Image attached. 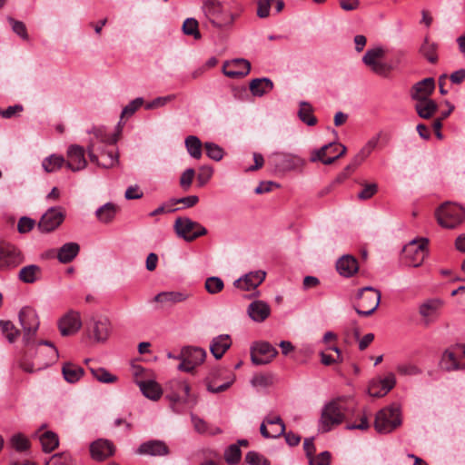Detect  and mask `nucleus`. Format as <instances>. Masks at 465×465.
<instances>
[{"instance_id": "42", "label": "nucleus", "mask_w": 465, "mask_h": 465, "mask_svg": "<svg viewBox=\"0 0 465 465\" xmlns=\"http://www.w3.org/2000/svg\"><path fill=\"white\" fill-rule=\"evenodd\" d=\"M312 106L304 101L300 103V109L298 111V116L302 122L309 126H313L317 124L316 117L312 114Z\"/></svg>"}, {"instance_id": "9", "label": "nucleus", "mask_w": 465, "mask_h": 465, "mask_svg": "<svg viewBox=\"0 0 465 465\" xmlns=\"http://www.w3.org/2000/svg\"><path fill=\"white\" fill-rule=\"evenodd\" d=\"M346 147L341 143H329L320 149L313 150L311 153L310 161L312 163L319 161L323 164L329 165L343 156L346 153Z\"/></svg>"}, {"instance_id": "1", "label": "nucleus", "mask_w": 465, "mask_h": 465, "mask_svg": "<svg viewBox=\"0 0 465 465\" xmlns=\"http://www.w3.org/2000/svg\"><path fill=\"white\" fill-rule=\"evenodd\" d=\"M346 411L340 399L326 403L322 410L319 430L322 432H328L341 424L345 420Z\"/></svg>"}, {"instance_id": "49", "label": "nucleus", "mask_w": 465, "mask_h": 465, "mask_svg": "<svg viewBox=\"0 0 465 465\" xmlns=\"http://www.w3.org/2000/svg\"><path fill=\"white\" fill-rule=\"evenodd\" d=\"M11 446L17 451H25L30 448L29 440L22 433H15L10 438Z\"/></svg>"}, {"instance_id": "51", "label": "nucleus", "mask_w": 465, "mask_h": 465, "mask_svg": "<svg viewBox=\"0 0 465 465\" xmlns=\"http://www.w3.org/2000/svg\"><path fill=\"white\" fill-rule=\"evenodd\" d=\"M224 283L220 277H208L205 281V289L210 294H216L223 291Z\"/></svg>"}, {"instance_id": "53", "label": "nucleus", "mask_w": 465, "mask_h": 465, "mask_svg": "<svg viewBox=\"0 0 465 465\" xmlns=\"http://www.w3.org/2000/svg\"><path fill=\"white\" fill-rule=\"evenodd\" d=\"M204 148L206 150L207 156L212 160L218 162L223 159V150L218 144L207 142L204 143Z\"/></svg>"}, {"instance_id": "62", "label": "nucleus", "mask_w": 465, "mask_h": 465, "mask_svg": "<svg viewBox=\"0 0 465 465\" xmlns=\"http://www.w3.org/2000/svg\"><path fill=\"white\" fill-rule=\"evenodd\" d=\"M35 225V221L32 218L23 216L17 223V230L20 233L29 232Z\"/></svg>"}, {"instance_id": "32", "label": "nucleus", "mask_w": 465, "mask_h": 465, "mask_svg": "<svg viewBox=\"0 0 465 465\" xmlns=\"http://www.w3.org/2000/svg\"><path fill=\"white\" fill-rule=\"evenodd\" d=\"M136 384L139 386L143 394L150 400L157 401L163 394L161 386L154 381L136 380Z\"/></svg>"}, {"instance_id": "56", "label": "nucleus", "mask_w": 465, "mask_h": 465, "mask_svg": "<svg viewBox=\"0 0 465 465\" xmlns=\"http://www.w3.org/2000/svg\"><path fill=\"white\" fill-rule=\"evenodd\" d=\"M7 20H8L14 33H15L17 35H19L24 40L28 39V34L26 31V27L23 22L17 21L12 17H8Z\"/></svg>"}, {"instance_id": "8", "label": "nucleus", "mask_w": 465, "mask_h": 465, "mask_svg": "<svg viewBox=\"0 0 465 465\" xmlns=\"http://www.w3.org/2000/svg\"><path fill=\"white\" fill-rule=\"evenodd\" d=\"M381 292L373 287L368 286L359 290L358 298L361 300L356 312L360 316H370L378 308L381 302Z\"/></svg>"}, {"instance_id": "48", "label": "nucleus", "mask_w": 465, "mask_h": 465, "mask_svg": "<svg viewBox=\"0 0 465 465\" xmlns=\"http://www.w3.org/2000/svg\"><path fill=\"white\" fill-rule=\"evenodd\" d=\"M0 329L10 343L15 342L20 335V331L10 321H0Z\"/></svg>"}, {"instance_id": "37", "label": "nucleus", "mask_w": 465, "mask_h": 465, "mask_svg": "<svg viewBox=\"0 0 465 465\" xmlns=\"http://www.w3.org/2000/svg\"><path fill=\"white\" fill-rule=\"evenodd\" d=\"M64 380L69 383H74L84 375V369L72 362H65L62 367Z\"/></svg>"}, {"instance_id": "5", "label": "nucleus", "mask_w": 465, "mask_h": 465, "mask_svg": "<svg viewBox=\"0 0 465 465\" xmlns=\"http://www.w3.org/2000/svg\"><path fill=\"white\" fill-rule=\"evenodd\" d=\"M173 230L178 237L188 242L207 233L204 226L188 217H178L174 222Z\"/></svg>"}, {"instance_id": "28", "label": "nucleus", "mask_w": 465, "mask_h": 465, "mask_svg": "<svg viewBox=\"0 0 465 465\" xmlns=\"http://www.w3.org/2000/svg\"><path fill=\"white\" fill-rule=\"evenodd\" d=\"M440 366L446 371L464 370L463 364L460 362L455 346L444 351L440 359Z\"/></svg>"}, {"instance_id": "21", "label": "nucleus", "mask_w": 465, "mask_h": 465, "mask_svg": "<svg viewBox=\"0 0 465 465\" xmlns=\"http://www.w3.org/2000/svg\"><path fill=\"white\" fill-rule=\"evenodd\" d=\"M82 326L78 312L70 311L59 322V330L63 336L72 335L77 332Z\"/></svg>"}, {"instance_id": "33", "label": "nucleus", "mask_w": 465, "mask_h": 465, "mask_svg": "<svg viewBox=\"0 0 465 465\" xmlns=\"http://www.w3.org/2000/svg\"><path fill=\"white\" fill-rule=\"evenodd\" d=\"M273 89V83L271 79L255 78L250 82V91L254 96H262Z\"/></svg>"}, {"instance_id": "38", "label": "nucleus", "mask_w": 465, "mask_h": 465, "mask_svg": "<svg viewBox=\"0 0 465 465\" xmlns=\"http://www.w3.org/2000/svg\"><path fill=\"white\" fill-rule=\"evenodd\" d=\"M415 110L418 115L423 119H430L438 110V104L431 99L417 102Z\"/></svg>"}, {"instance_id": "35", "label": "nucleus", "mask_w": 465, "mask_h": 465, "mask_svg": "<svg viewBox=\"0 0 465 465\" xmlns=\"http://www.w3.org/2000/svg\"><path fill=\"white\" fill-rule=\"evenodd\" d=\"M96 153L98 155V161L94 163L104 168H111L119 162L118 153L113 149L105 150V148H104L97 151Z\"/></svg>"}, {"instance_id": "57", "label": "nucleus", "mask_w": 465, "mask_h": 465, "mask_svg": "<svg viewBox=\"0 0 465 465\" xmlns=\"http://www.w3.org/2000/svg\"><path fill=\"white\" fill-rule=\"evenodd\" d=\"M381 389V394H387L396 383V379L393 373H389L385 378L376 381Z\"/></svg>"}, {"instance_id": "45", "label": "nucleus", "mask_w": 465, "mask_h": 465, "mask_svg": "<svg viewBox=\"0 0 465 465\" xmlns=\"http://www.w3.org/2000/svg\"><path fill=\"white\" fill-rule=\"evenodd\" d=\"M185 146L189 154L194 159H200L202 156V143L197 136L189 135L185 139Z\"/></svg>"}, {"instance_id": "13", "label": "nucleus", "mask_w": 465, "mask_h": 465, "mask_svg": "<svg viewBox=\"0 0 465 465\" xmlns=\"http://www.w3.org/2000/svg\"><path fill=\"white\" fill-rule=\"evenodd\" d=\"M384 50L382 47H375L369 49L362 57L363 63L371 68V70L381 76H387L391 67L386 63L381 62L384 56Z\"/></svg>"}, {"instance_id": "50", "label": "nucleus", "mask_w": 465, "mask_h": 465, "mask_svg": "<svg viewBox=\"0 0 465 465\" xmlns=\"http://www.w3.org/2000/svg\"><path fill=\"white\" fill-rule=\"evenodd\" d=\"M242 456V451L237 444L230 445L224 451L225 461L230 465L237 464Z\"/></svg>"}, {"instance_id": "10", "label": "nucleus", "mask_w": 465, "mask_h": 465, "mask_svg": "<svg viewBox=\"0 0 465 465\" xmlns=\"http://www.w3.org/2000/svg\"><path fill=\"white\" fill-rule=\"evenodd\" d=\"M24 261L21 251L12 243L0 242V270L10 271Z\"/></svg>"}, {"instance_id": "41", "label": "nucleus", "mask_w": 465, "mask_h": 465, "mask_svg": "<svg viewBox=\"0 0 465 465\" xmlns=\"http://www.w3.org/2000/svg\"><path fill=\"white\" fill-rule=\"evenodd\" d=\"M381 133L377 134L375 136L371 137L367 143L361 149V151L355 155V163L361 164L363 161L371 153V152L377 146Z\"/></svg>"}, {"instance_id": "58", "label": "nucleus", "mask_w": 465, "mask_h": 465, "mask_svg": "<svg viewBox=\"0 0 465 465\" xmlns=\"http://www.w3.org/2000/svg\"><path fill=\"white\" fill-rule=\"evenodd\" d=\"M397 371L403 376H414L421 373V371L414 364L401 363L397 366Z\"/></svg>"}, {"instance_id": "39", "label": "nucleus", "mask_w": 465, "mask_h": 465, "mask_svg": "<svg viewBox=\"0 0 465 465\" xmlns=\"http://www.w3.org/2000/svg\"><path fill=\"white\" fill-rule=\"evenodd\" d=\"M41 274V268L35 264H30L23 267L19 271L18 278L25 283H33L36 282Z\"/></svg>"}, {"instance_id": "6", "label": "nucleus", "mask_w": 465, "mask_h": 465, "mask_svg": "<svg viewBox=\"0 0 465 465\" xmlns=\"http://www.w3.org/2000/svg\"><path fill=\"white\" fill-rule=\"evenodd\" d=\"M206 355V351L201 347H183L176 357L181 361L177 369L181 371L192 372L198 365L204 361Z\"/></svg>"}, {"instance_id": "63", "label": "nucleus", "mask_w": 465, "mask_h": 465, "mask_svg": "<svg viewBox=\"0 0 465 465\" xmlns=\"http://www.w3.org/2000/svg\"><path fill=\"white\" fill-rule=\"evenodd\" d=\"M213 170L211 166L203 165L199 169L197 180L200 186L208 183L213 175Z\"/></svg>"}, {"instance_id": "40", "label": "nucleus", "mask_w": 465, "mask_h": 465, "mask_svg": "<svg viewBox=\"0 0 465 465\" xmlns=\"http://www.w3.org/2000/svg\"><path fill=\"white\" fill-rule=\"evenodd\" d=\"M117 210L114 203H107L96 210L95 215L101 223H109L114 219Z\"/></svg>"}, {"instance_id": "3", "label": "nucleus", "mask_w": 465, "mask_h": 465, "mask_svg": "<svg viewBox=\"0 0 465 465\" xmlns=\"http://www.w3.org/2000/svg\"><path fill=\"white\" fill-rule=\"evenodd\" d=\"M439 224L447 229H453L465 219V210L454 203H445L436 211Z\"/></svg>"}, {"instance_id": "17", "label": "nucleus", "mask_w": 465, "mask_h": 465, "mask_svg": "<svg viewBox=\"0 0 465 465\" xmlns=\"http://www.w3.org/2000/svg\"><path fill=\"white\" fill-rule=\"evenodd\" d=\"M110 325V322L106 317L94 316L91 318L87 329L89 334L93 335L96 341L103 342L109 337L111 331Z\"/></svg>"}, {"instance_id": "46", "label": "nucleus", "mask_w": 465, "mask_h": 465, "mask_svg": "<svg viewBox=\"0 0 465 465\" xmlns=\"http://www.w3.org/2000/svg\"><path fill=\"white\" fill-rule=\"evenodd\" d=\"M89 370L93 376L103 383H113L117 380L115 375L111 374L107 370L101 367H89Z\"/></svg>"}, {"instance_id": "2", "label": "nucleus", "mask_w": 465, "mask_h": 465, "mask_svg": "<svg viewBox=\"0 0 465 465\" xmlns=\"http://www.w3.org/2000/svg\"><path fill=\"white\" fill-rule=\"evenodd\" d=\"M90 134L87 145V153L91 162H97V151L105 148L108 145H114L118 140L117 134L108 133L104 126L94 127L88 132Z\"/></svg>"}, {"instance_id": "14", "label": "nucleus", "mask_w": 465, "mask_h": 465, "mask_svg": "<svg viewBox=\"0 0 465 465\" xmlns=\"http://www.w3.org/2000/svg\"><path fill=\"white\" fill-rule=\"evenodd\" d=\"M270 161L280 172H289L302 167L305 161L299 155L288 153H273Z\"/></svg>"}, {"instance_id": "25", "label": "nucleus", "mask_w": 465, "mask_h": 465, "mask_svg": "<svg viewBox=\"0 0 465 465\" xmlns=\"http://www.w3.org/2000/svg\"><path fill=\"white\" fill-rule=\"evenodd\" d=\"M435 89V81L433 78H425L418 83H416L411 90V96L413 100L417 102L422 100L430 99V95L433 93Z\"/></svg>"}, {"instance_id": "29", "label": "nucleus", "mask_w": 465, "mask_h": 465, "mask_svg": "<svg viewBox=\"0 0 465 465\" xmlns=\"http://www.w3.org/2000/svg\"><path fill=\"white\" fill-rule=\"evenodd\" d=\"M336 270L343 277H351L359 270L358 261L353 256L345 254L337 261Z\"/></svg>"}, {"instance_id": "22", "label": "nucleus", "mask_w": 465, "mask_h": 465, "mask_svg": "<svg viewBox=\"0 0 465 465\" xmlns=\"http://www.w3.org/2000/svg\"><path fill=\"white\" fill-rule=\"evenodd\" d=\"M265 276V272L261 270L251 272L236 280L233 284L236 288L243 291L255 290L264 281Z\"/></svg>"}, {"instance_id": "16", "label": "nucleus", "mask_w": 465, "mask_h": 465, "mask_svg": "<svg viewBox=\"0 0 465 465\" xmlns=\"http://www.w3.org/2000/svg\"><path fill=\"white\" fill-rule=\"evenodd\" d=\"M277 353V350L266 341L257 342L251 348V359L255 365H264L271 362Z\"/></svg>"}, {"instance_id": "7", "label": "nucleus", "mask_w": 465, "mask_h": 465, "mask_svg": "<svg viewBox=\"0 0 465 465\" xmlns=\"http://www.w3.org/2000/svg\"><path fill=\"white\" fill-rule=\"evenodd\" d=\"M401 423L400 411L396 407H387L376 414L374 427L379 433H390Z\"/></svg>"}, {"instance_id": "23", "label": "nucleus", "mask_w": 465, "mask_h": 465, "mask_svg": "<svg viewBox=\"0 0 465 465\" xmlns=\"http://www.w3.org/2000/svg\"><path fill=\"white\" fill-rule=\"evenodd\" d=\"M84 150L79 145H71L67 151L66 166L73 172L83 170L86 166Z\"/></svg>"}, {"instance_id": "12", "label": "nucleus", "mask_w": 465, "mask_h": 465, "mask_svg": "<svg viewBox=\"0 0 465 465\" xmlns=\"http://www.w3.org/2000/svg\"><path fill=\"white\" fill-rule=\"evenodd\" d=\"M428 240L421 238L420 240H412L403 248V255L409 265L419 267L427 256Z\"/></svg>"}, {"instance_id": "18", "label": "nucleus", "mask_w": 465, "mask_h": 465, "mask_svg": "<svg viewBox=\"0 0 465 465\" xmlns=\"http://www.w3.org/2000/svg\"><path fill=\"white\" fill-rule=\"evenodd\" d=\"M115 451L114 443L106 439H98L90 444L91 457L96 461H103L113 456Z\"/></svg>"}, {"instance_id": "44", "label": "nucleus", "mask_w": 465, "mask_h": 465, "mask_svg": "<svg viewBox=\"0 0 465 465\" xmlns=\"http://www.w3.org/2000/svg\"><path fill=\"white\" fill-rule=\"evenodd\" d=\"M42 449L45 452L53 451L59 444L58 436L53 431H45L39 436Z\"/></svg>"}, {"instance_id": "36", "label": "nucleus", "mask_w": 465, "mask_h": 465, "mask_svg": "<svg viewBox=\"0 0 465 465\" xmlns=\"http://www.w3.org/2000/svg\"><path fill=\"white\" fill-rule=\"evenodd\" d=\"M220 375V371H213L207 377V390L213 393H219L226 391L234 381V376L232 375L226 381L223 383L217 385L215 382V379Z\"/></svg>"}, {"instance_id": "20", "label": "nucleus", "mask_w": 465, "mask_h": 465, "mask_svg": "<svg viewBox=\"0 0 465 465\" xmlns=\"http://www.w3.org/2000/svg\"><path fill=\"white\" fill-rule=\"evenodd\" d=\"M250 70L251 64L242 58L226 62L223 66V74L230 78L243 77L249 74Z\"/></svg>"}, {"instance_id": "19", "label": "nucleus", "mask_w": 465, "mask_h": 465, "mask_svg": "<svg viewBox=\"0 0 465 465\" xmlns=\"http://www.w3.org/2000/svg\"><path fill=\"white\" fill-rule=\"evenodd\" d=\"M135 453L153 457L166 456L170 453V450L163 440H150L140 444Z\"/></svg>"}, {"instance_id": "15", "label": "nucleus", "mask_w": 465, "mask_h": 465, "mask_svg": "<svg viewBox=\"0 0 465 465\" xmlns=\"http://www.w3.org/2000/svg\"><path fill=\"white\" fill-rule=\"evenodd\" d=\"M65 217L61 206L50 207L41 217L37 227L42 232H50L57 229Z\"/></svg>"}, {"instance_id": "60", "label": "nucleus", "mask_w": 465, "mask_h": 465, "mask_svg": "<svg viewBox=\"0 0 465 465\" xmlns=\"http://www.w3.org/2000/svg\"><path fill=\"white\" fill-rule=\"evenodd\" d=\"M194 175L195 172L193 168H188L182 173L180 177V185L183 190L187 191L191 187Z\"/></svg>"}, {"instance_id": "30", "label": "nucleus", "mask_w": 465, "mask_h": 465, "mask_svg": "<svg viewBox=\"0 0 465 465\" xmlns=\"http://www.w3.org/2000/svg\"><path fill=\"white\" fill-rule=\"evenodd\" d=\"M247 312L252 321L262 322L269 317L271 309L265 302L254 301L249 304Z\"/></svg>"}, {"instance_id": "61", "label": "nucleus", "mask_w": 465, "mask_h": 465, "mask_svg": "<svg viewBox=\"0 0 465 465\" xmlns=\"http://www.w3.org/2000/svg\"><path fill=\"white\" fill-rule=\"evenodd\" d=\"M143 99L142 97L135 98L131 101L122 111L121 117L131 116L133 115L136 110L143 105Z\"/></svg>"}, {"instance_id": "47", "label": "nucleus", "mask_w": 465, "mask_h": 465, "mask_svg": "<svg viewBox=\"0 0 465 465\" xmlns=\"http://www.w3.org/2000/svg\"><path fill=\"white\" fill-rule=\"evenodd\" d=\"M64 163L62 156L53 154L44 159L42 166L46 173H53L59 170Z\"/></svg>"}, {"instance_id": "54", "label": "nucleus", "mask_w": 465, "mask_h": 465, "mask_svg": "<svg viewBox=\"0 0 465 465\" xmlns=\"http://www.w3.org/2000/svg\"><path fill=\"white\" fill-rule=\"evenodd\" d=\"M245 461L249 465H270L269 460L254 450L247 452L245 455Z\"/></svg>"}, {"instance_id": "52", "label": "nucleus", "mask_w": 465, "mask_h": 465, "mask_svg": "<svg viewBox=\"0 0 465 465\" xmlns=\"http://www.w3.org/2000/svg\"><path fill=\"white\" fill-rule=\"evenodd\" d=\"M183 32L186 35H193L195 39L201 38L198 30V22L194 18H187L183 25Z\"/></svg>"}, {"instance_id": "64", "label": "nucleus", "mask_w": 465, "mask_h": 465, "mask_svg": "<svg viewBox=\"0 0 465 465\" xmlns=\"http://www.w3.org/2000/svg\"><path fill=\"white\" fill-rule=\"evenodd\" d=\"M378 191V185L376 183H367L363 189L358 193L360 200H368L371 198Z\"/></svg>"}, {"instance_id": "55", "label": "nucleus", "mask_w": 465, "mask_h": 465, "mask_svg": "<svg viewBox=\"0 0 465 465\" xmlns=\"http://www.w3.org/2000/svg\"><path fill=\"white\" fill-rule=\"evenodd\" d=\"M175 97H176L175 94H169V95H166V96H159V97H156L155 99L152 100L151 102H148L144 105V107H145L146 110H153V109H155V108L163 107L167 103L172 102L173 100H174Z\"/></svg>"}, {"instance_id": "11", "label": "nucleus", "mask_w": 465, "mask_h": 465, "mask_svg": "<svg viewBox=\"0 0 465 465\" xmlns=\"http://www.w3.org/2000/svg\"><path fill=\"white\" fill-rule=\"evenodd\" d=\"M19 322L24 331V342L28 344L35 337L39 328V318L31 307H24L19 312Z\"/></svg>"}, {"instance_id": "24", "label": "nucleus", "mask_w": 465, "mask_h": 465, "mask_svg": "<svg viewBox=\"0 0 465 465\" xmlns=\"http://www.w3.org/2000/svg\"><path fill=\"white\" fill-rule=\"evenodd\" d=\"M442 304L443 302L440 299H430L420 304L419 312L423 318L425 324L428 325L436 321Z\"/></svg>"}, {"instance_id": "59", "label": "nucleus", "mask_w": 465, "mask_h": 465, "mask_svg": "<svg viewBox=\"0 0 465 465\" xmlns=\"http://www.w3.org/2000/svg\"><path fill=\"white\" fill-rule=\"evenodd\" d=\"M72 457L67 453H60L54 455L45 465H72Z\"/></svg>"}, {"instance_id": "43", "label": "nucleus", "mask_w": 465, "mask_h": 465, "mask_svg": "<svg viewBox=\"0 0 465 465\" xmlns=\"http://www.w3.org/2000/svg\"><path fill=\"white\" fill-rule=\"evenodd\" d=\"M438 45L430 42L427 37L420 48V54L430 63L435 64L438 61Z\"/></svg>"}, {"instance_id": "34", "label": "nucleus", "mask_w": 465, "mask_h": 465, "mask_svg": "<svg viewBox=\"0 0 465 465\" xmlns=\"http://www.w3.org/2000/svg\"><path fill=\"white\" fill-rule=\"evenodd\" d=\"M80 246L76 242H66L57 252V259L62 263L72 262L78 254Z\"/></svg>"}, {"instance_id": "26", "label": "nucleus", "mask_w": 465, "mask_h": 465, "mask_svg": "<svg viewBox=\"0 0 465 465\" xmlns=\"http://www.w3.org/2000/svg\"><path fill=\"white\" fill-rule=\"evenodd\" d=\"M168 387L172 391L167 394V398L173 401H186L190 394V386L184 381L173 380L168 383Z\"/></svg>"}, {"instance_id": "31", "label": "nucleus", "mask_w": 465, "mask_h": 465, "mask_svg": "<svg viewBox=\"0 0 465 465\" xmlns=\"http://www.w3.org/2000/svg\"><path fill=\"white\" fill-rule=\"evenodd\" d=\"M232 341L228 334H222L214 337L210 344V351L215 359H221L226 351L231 347Z\"/></svg>"}, {"instance_id": "4", "label": "nucleus", "mask_w": 465, "mask_h": 465, "mask_svg": "<svg viewBox=\"0 0 465 465\" xmlns=\"http://www.w3.org/2000/svg\"><path fill=\"white\" fill-rule=\"evenodd\" d=\"M209 21L217 27L232 25L233 15L218 0H206L203 6Z\"/></svg>"}, {"instance_id": "27", "label": "nucleus", "mask_w": 465, "mask_h": 465, "mask_svg": "<svg viewBox=\"0 0 465 465\" xmlns=\"http://www.w3.org/2000/svg\"><path fill=\"white\" fill-rule=\"evenodd\" d=\"M190 296L191 294L187 292H163L155 295L153 301L163 304V306L171 307L176 303L185 302Z\"/></svg>"}]
</instances>
